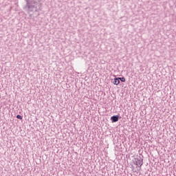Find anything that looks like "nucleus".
<instances>
[{
	"label": "nucleus",
	"mask_w": 176,
	"mask_h": 176,
	"mask_svg": "<svg viewBox=\"0 0 176 176\" xmlns=\"http://www.w3.org/2000/svg\"><path fill=\"white\" fill-rule=\"evenodd\" d=\"M134 164L136 166L135 167L132 166V170H133V173H138V171H141V167H142L144 162H142V160L135 158Z\"/></svg>",
	"instance_id": "nucleus-2"
},
{
	"label": "nucleus",
	"mask_w": 176,
	"mask_h": 176,
	"mask_svg": "<svg viewBox=\"0 0 176 176\" xmlns=\"http://www.w3.org/2000/svg\"><path fill=\"white\" fill-rule=\"evenodd\" d=\"M119 80H120L121 82H126V78H124V77L122 78H118Z\"/></svg>",
	"instance_id": "nucleus-5"
},
{
	"label": "nucleus",
	"mask_w": 176,
	"mask_h": 176,
	"mask_svg": "<svg viewBox=\"0 0 176 176\" xmlns=\"http://www.w3.org/2000/svg\"><path fill=\"white\" fill-rule=\"evenodd\" d=\"M16 118L17 119H20V120H23V116H20V115H17L16 116Z\"/></svg>",
	"instance_id": "nucleus-6"
},
{
	"label": "nucleus",
	"mask_w": 176,
	"mask_h": 176,
	"mask_svg": "<svg viewBox=\"0 0 176 176\" xmlns=\"http://www.w3.org/2000/svg\"><path fill=\"white\" fill-rule=\"evenodd\" d=\"M26 1V6H25V9H27L28 12L30 13V12H38V6L36 5L38 4V2H32L28 0Z\"/></svg>",
	"instance_id": "nucleus-1"
},
{
	"label": "nucleus",
	"mask_w": 176,
	"mask_h": 176,
	"mask_svg": "<svg viewBox=\"0 0 176 176\" xmlns=\"http://www.w3.org/2000/svg\"><path fill=\"white\" fill-rule=\"evenodd\" d=\"M111 120L113 122H118L119 120V116H112L111 118Z\"/></svg>",
	"instance_id": "nucleus-4"
},
{
	"label": "nucleus",
	"mask_w": 176,
	"mask_h": 176,
	"mask_svg": "<svg viewBox=\"0 0 176 176\" xmlns=\"http://www.w3.org/2000/svg\"><path fill=\"white\" fill-rule=\"evenodd\" d=\"M112 80H113L112 82L113 83V85H116V86H118V85H119V83H120V80H119V78H114Z\"/></svg>",
	"instance_id": "nucleus-3"
}]
</instances>
